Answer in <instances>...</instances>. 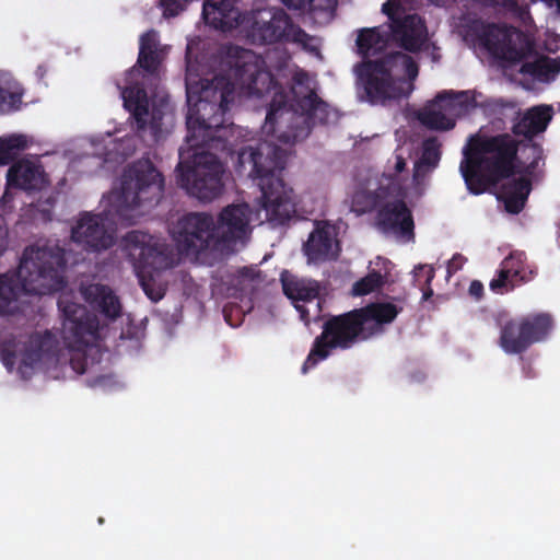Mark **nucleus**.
Segmentation results:
<instances>
[{
	"label": "nucleus",
	"instance_id": "1",
	"mask_svg": "<svg viewBox=\"0 0 560 560\" xmlns=\"http://www.w3.org/2000/svg\"><path fill=\"white\" fill-rule=\"evenodd\" d=\"M234 93V83L226 75L211 80L186 78L188 150H180L175 172L177 184L200 201H212L223 191L224 164L207 149L219 148L223 142L224 115Z\"/></svg>",
	"mask_w": 560,
	"mask_h": 560
},
{
	"label": "nucleus",
	"instance_id": "2",
	"mask_svg": "<svg viewBox=\"0 0 560 560\" xmlns=\"http://www.w3.org/2000/svg\"><path fill=\"white\" fill-rule=\"evenodd\" d=\"M246 89L250 97L271 96L261 130L272 141L294 143L308 133L306 124H326L329 119V105L308 88L305 93L293 90L296 109L288 107L287 93L270 71L256 70Z\"/></svg>",
	"mask_w": 560,
	"mask_h": 560
},
{
	"label": "nucleus",
	"instance_id": "3",
	"mask_svg": "<svg viewBox=\"0 0 560 560\" xmlns=\"http://www.w3.org/2000/svg\"><path fill=\"white\" fill-rule=\"evenodd\" d=\"M66 252L58 244L27 246L18 269L0 273V316L19 311L22 294L46 295L61 291L66 284Z\"/></svg>",
	"mask_w": 560,
	"mask_h": 560
},
{
	"label": "nucleus",
	"instance_id": "4",
	"mask_svg": "<svg viewBox=\"0 0 560 560\" xmlns=\"http://www.w3.org/2000/svg\"><path fill=\"white\" fill-rule=\"evenodd\" d=\"M238 0H205L202 18L212 27L226 32L241 28L253 45L295 43L306 47L312 37L294 24L282 8L268 7L242 14Z\"/></svg>",
	"mask_w": 560,
	"mask_h": 560
},
{
	"label": "nucleus",
	"instance_id": "5",
	"mask_svg": "<svg viewBox=\"0 0 560 560\" xmlns=\"http://www.w3.org/2000/svg\"><path fill=\"white\" fill-rule=\"evenodd\" d=\"M285 161V151L268 140L245 147L237 155L236 171L257 182L266 220L273 226L285 224L296 213L293 190L281 177Z\"/></svg>",
	"mask_w": 560,
	"mask_h": 560
},
{
	"label": "nucleus",
	"instance_id": "6",
	"mask_svg": "<svg viewBox=\"0 0 560 560\" xmlns=\"http://www.w3.org/2000/svg\"><path fill=\"white\" fill-rule=\"evenodd\" d=\"M399 310L393 303H370L363 307L329 315L325 319L322 332L314 339L311 351L303 363L302 373H306L318 362L326 360L332 350H348L383 332V326L394 322Z\"/></svg>",
	"mask_w": 560,
	"mask_h": 560
},
{
	"label": "nucleus",
	"instance_id": "7",
	"mask_svg": "<svg viewBox=\"0 0 560 560\" xmlns=\"http://www.w3.org/2000/svg\"><path fill=\"white\" fill-rule=\"evenodd\" d=\"M354 73L360 100L371 105L385 106L411 95L419 66L411 56L393 51L358 62Z\"/></svg>",
	"mask_w": 560,
	"mask_h": 560
},
{
	"label": "nucleus",
	"instance_id": "8",
	"mask_svg": "<svg viewBox=\"0 0 560 560\" xmlns=\"http://www.w3.org/2000/svg\"><path fill=\"white\" fill-rule=\"evenodd\" d=\"M523 144L510 133L476 135L464 151L460 172L470 192L482 194L491 185L517 172L518 150Z\"/></svg>",
	"mask_w": 560,
	"mask_h": 560
},
{
	"label": "nucleus",
	"instance_id": "9",
	"mask_svg": "<svg viewBox=\"0 0 560 560\" xmlns=\"http://www.w3.org/2000/svg\"><path fill=\"white\" fill-rule=\"evenodd\" d=\"M382 12L390 21V33L382 31L381 26L360 30L357 47L363 60L383 51L389 37L406 51L418 52L422 49L427 42V26L418 14H405L399 0H387L382 5Z\"/></svg>",
	"mask_w": 560,
	"mask_h": 560
},
{
	"label": "nucleus",
	"instance_id": "10",
	"mask_svg": "<svg viewBox=\"0 0 560 560\" xmlns=\"http://www.w3.org/2000/svg\"><path fill=\"white\" fill-rule=\"evenodd\" d=\"M164 192V176L148 158L128 165L122 174L120 207L136 209L158 205Z\"/></svg>",
	"mask_w": 560,
	"mask_h": 560
},
{
	"label": "nucleus",
	"instance_id": "11",
	"mask_svg": "<svg viewBox=\"0 0 560 560\" xmlns=\"http://www.w3.org/2000/svg\"><path fill=\"white\" fill-rule=\"evenodd\" d=\"M58 307L63 317L62 339L66 347L72 351L70 366L75 373L83 374L88 366L84 350L97 334L98 323L83 305L70 302L66 298L59 299Z\"/></svg>",
	"mask_w": 560,
	"mask_h": 560
},
{
	"label": "nucleus",
	"instance_id": "12",
	"mask_svg": "<svg viewBox=\"0 0 560 560\" xmlns=\"http://www.w3.org/2000/svg\"><path fill=\"white\" fill-rule=\"evenodd\" d=\"M477 36L489 54L510 65L525 63L530 57H539L535 39L515 26L481 24Z\"/></svg>",
	"mask_w": 560,
	"mask_h": 560
},
{
	"label": "nucleus",
	"instance_id": "13",
	"mask_svg": "<svg viewBox=\"0 0 560 560\" xmlns=\"http://www.w3.org/2000/svg\"><path fill=\"white\" fill-rule=\"evenodd\" d=\"M494 109L500 114L511 112L513 125L511 131L515 137H523L527 142L523 144L532 153V161L526 165V172L533 174L539 163L544 161L542 147L533 139L545 132L552 119V107L549 105H537L526 109L524 113L513 102L498 101Z\"/></svg>",
	"mask_w": 560,
	"mask_h": 560
},
{
	"label": "nucleus",
	"instance_id": "14",
	"mask_svg": "<svg viewBox=\"0 0 560 560\" xmlns=\"http://www.w3.org/2000/svg\"><path fill=\"white\" fill-rule=\"evenodd\" d=\"M179 253L198 255L207 250H219L215 238V221L207 212H188L180 217L171 230Z\"/></svg>",
	"mask_w": 560,
	"mask_h": 560
},
{
	"label": "nucleus",
	"instance_id": "15",
	"mask_svg": "<svg viewBox=\"0 0 560 560\" xmlns=\"http://www.w3.org/2000/svg\"><path fill=\"white\" fill-rule=\"evenodd\" d=\"M124 242L137 272H160L173 267L172 253L160 238L132 230L125 235Z\"/></svg>",
	"mask_w": 560,
	"mask_h": 560
},
{
	"label": "nucleus",
	"instance_id": "16",
	"mask_svg": "<svg viewBox=\"0 0 560 560\" xmlns=\"http://www.w3.org/2000/svg\"><path fill=\"white\" fill-rule=\"evenodd\" d=\"M250 219L252 209L247 203L224 207L215 222L219 250L232 249L238 242H244L252 232Z\"/></svg>",
	"mask_w": 560,
	"mask_h": 560
},
{
	"label": "nucleus",
	"instance_id": "17",
	"mask_svg": "<svg viewBox=\"0 0 560 560\" xmlns=\"http://www.w3.org/2000/svg\"><path fill=\"white\" fill-rule=\"evenodd\" d=\"M58 347L56 336L49 330L30 335L21 352L19 372L26 378L35 369L57 361Z\"/></svg>",
	"mask_w": 560,
	"mask_h": 560
},
{
	"label": "nucleus",
	"instance_id": "18",
	"mask_svg": "<svg viewBox=\"0 0 560 560\" xmlns=\"http://www.w3.org/2000/svg\"><path fill=\"white\" fill-rule=\"evenodd\" d=\"M71 238L86 252H101L114 244V237L105 226V218L91 212L80 214L71 229Z\"/></svg>",
	"mask_w": 560,
	"mask_h": 560
},
{
	"label": "nucleus",
	"instance_id": "19",
	"mask_svg": "<svg viewBox=\"0 0 560 560\" xmlns=\"http://www.w3.org/2000/svg\"><path fill=\"white\" fill-rule=\"evenodd\" d=\"M7 185L27 192L40 191L49 185V178L39 163L20 160L8 170Z\"/></svg>",
	"mask_w": 560,
	"mask_h": 560
},
{
	"label": "nucleus",
	"instance_id": "20",
	"mask_svg": "<svg viewBox=\"0 0 560 560\" xmlns=\"http://www.w3.org/2000/svg\"><path fill=\"white\" fill-rule=\"evenodd\" d=\"M376 222L383 232L413 236V218L404 200H395L380 207Z\"/></svg>",
	"mask_w": 560,
	"mask_h": 560
},
{
	"label": "nucleus",
	"instance_id": "21",
	"mask_svg": "<svg viewBox=\"0 0 560 560\" xmlns=\"http://www.w3.org/2000/svg\"><path fill=\"white\" fill-rule=\"evenodd\" d=\"M138 72L135 67L128 72L127 81L130 83L121 91L125 108L130 112L136 120L137 129L144 130L149 117V100L145 89L138 82L132 83Z\"/></svg>",
	"mask_w": 560,
	"mask_h": 560
},
{
	"label": "nucleus",
	"instance_id": "22",
	"mask_svg": "<svg viewBox=\"0 0 560 560\" xmlns=\"http://www.w3.org/2000/svg\"><path fill=\"white\" fill-rule=\"evenodd\" d=\"M163 59L158 32L154 30L147 31L140 36L137 66L144 72V77L156 78Z\"/></svg>",
	"mask_w": 560,
	"mask_h": 560
},
{
	"label": "nucleus",
	"instance_id": "23",
	"mask_svg": "<svg viewBox=\"0 0 560 560\" xmlns=\"http://www.w3.org/2000/svg\"><path fill=\"white\" fill-rule=\"evenodd\" d=\"M81 293L85 302L106 317L115 319L120 315V302L107 285L100 283L89 284L82 287Z\"/></svg>",
	"mask_w": 560,
	"mask_h": 560
},
{
	"label": "nucleus",
	"instance_id": "24",
	"mask_svg": "<svg viewBox=\"0 0 560 560\" xmlns=\"http://www.w3.org/2000/svg\"><path fill=\"white\" fill-rule=\"evenodd\" d=\"M499 326V346L506 354H522L530 348L518 316L500 320Z\"/></svg>",
	"mask_w": 560,
	"mask_h": 560
},
{
	"label": "nucleus",
	"instance_id": "25",
	"mask_svg": "<svg viewBox=\"0 0 560 560\" xmlns=\"http://www.w3.org/2000/svg\"><path fill=\"white\" fill-rule=\"evenodd\" d=\"M434 105H439L450 117L456 119L477 107L476 93L472 91H443L434 97Z\"/></svg>",
	"mask_w": 560,
	"mask_h": 560
},
{
	"label": "nucleus",
	"instance_id": "26",
	"mask_svg": "<svg viewBox=\"0 0 560 560\" xmlns=\"http://www.w3.org/2000/svg\"><path fill=\"white\" fill-rule=\"evenodd\" d=\"M518 317L529 347L546 341L555 327L553 317L547 312L529 313Z\"/></svg>",
	"mask_w": 560,
	"mask_h": 560
},
{
	"label": "nucleus",
	"instance_id": "27",
	"mask_svg": "<svg viewBox=\"0 0 560 560\" xmlns=\"http://www.w3.org/2000/svg\"><path fill=\"white\" fill-rule=\"evenodd\" d=\"M334 236L328 224H317L304 244V252L312 261H324L332 255Z\"/></svg>",
	"mask_w": 560,
	"mask_h": 560
},
{
	"label": "nucleus",
	"instance_id": "28",
	"mask_svg": "<svg viewBox=\"0 0 560 560\" xmlns=\"http://www.w3.org/2000/svg\"><path fill=\"white\" fill-rule=\"evenodd\" d=\"M532 183L525 177L514 178L502 186L501 198L509 213L518 214L525 207Z\"/></svg>",
	"mask_w": 560,
	"mask_h": 560
},
{
	"label": "nucleus",
	"instance_id": "29",
	"mask_svg": "<svg viewBox=\"0 0 560 560\" xmlns=\"http://www.w3.org/2000/svg\"><path fill=\"white\" fill-rule=\"evenodd\" d=\"M281 283L283 293L295 303L312 302L319 295V284L315 280L299 279L285 271L281 275Z\"/></svg>",
	"mask_w": 560,
	"mask_h": 560
},
{
	"label": "nucleus",
	"instance_id": "30",
	"mask_svg": "<svg viewBox=\"0 0 560 560\" xmlns=\"http://www.w3.org/2000/svg\"><path fill=\"white\" fill-rule=\"evenodd\" d=\"M262 282V273L256 266H245L229 276V285L240 296L252 295Z\"/></svg>",
	"mask_w": 560,
	"mask_h": 560
},
{
	"label": "nucleus",
	"instance_id": "31",
	"mask_svg": "<svg viewBox=\"0 0 560 560\" xmlns=\"http://www.w3.org/2000/svg\"><path fill=\"white\" fill-rule=\"evenodd\" d=\"M23 89L8 73L0 72V114H11L22 105Z\"/></svg>",
	"mask_w": 560,
	"mask_h": 560
},
{
	"label": "nucleus",
	"instance_id": "32",
	"mask_svg": "<svg viewBox=\"0 0 560 560\" xmlns=\"http://www.w3.org/2000/svg\"><path fill=\"white\" fill-rule=\"evenodd\" d=\"M419 121L431 130L447 131L455 127V119L450 117L444 109L434 105V100L430 102L419 114Z\"/></svg>",
	"mask_w": 560,
	"mask_h": 560
},
{
	"label": "nucleus",
	"instance_id": "33",
	"mask_svg": "<svg viewBox=\"0 0 560 560\" xmlns=\"http://www.w3.org/2000/svg\"><path fill=\"white\" fill-rule=\"evenodd\" d=\"M560 71V57L550 59L546 56H539L532 62L522 63L520 72L522 74L532 75L534 78L548 77L550 73Z\"/></svg>",
	"mask_w": 560,
	"mask_h": 560
},
{
	"label": "nucleus",
	"instance_id": "34",
	"mask_svg": "<svg viewBox=\"0 0 560 560\" xmlns=\"http://www.w3.org/2000/svg\"><path fill=\"white\" fill-rule=\"evenodd\" d=\"M26 147L27 140L23 135L0 137V165L10 164Z\"/></svg>",
	"mask_w": 560,
	"mask_h": 560
},
{
	"label": "nucleus",
	"instance_id": "35",
	"mask_svg": "<svg viewBox=\"0 0 560 560\" xmlns=\"http://www.w3.org/2000/svg\"><path fill=\"white\" fill-rule=\"evenodd\" d=\"M382 197L377 191L357 190L351 200V211L357 215L372 212L381 207Z\"/></svg>",
	"mask_w": 560,
	"mask_h": 560
},
{
	"label": "nucleus",
	"instance_id": "36",
	"mask_svg": "<svg viewBox=\"0 0 560 560\" xmlns=\"http://www.w3.org/2000/svg\"><path fill=\"white\" fill-rule=\"evenodd\" d=\"M520 284L517 279L501 262L495 277L489 283V288L497 294H504L514 290Z\"/></svg>",
	"mask_w": 560,
	"mask_h": 560
},
{
	"label": "nucleus",
	"instance_id": "37",
	"mask_svg": "<svg viewBox=\"0 0 560 560\" xmlns=\"http://www.w3.org/2000/svg\"><path fill=\"white\" fill-rule=\"evenodd\" d=\"M526 254L522 250H513L506 256L501 262L504 268H508L511 275H513L520 283L527 281L525 276L526 270Z\"/></svg>",
	"mask_w": 560,
	"mask_h": 560
},
{
	"label": "nucleus",
	"instance_id": "38",
	"mask_svg": "<svg viewBox=\"0 0 560 560\" xmlns=\"http://www.w3.org/2000/svg\"><path fill=\"white\" fill-rule=\"evenodd\" d=\"M154 273L152 271L147 272H137V276L139 278V283L145 293V295L152 301V302H159L162 300L165 295V289L162 287L161 283H158L154 279Z\"/></svg>",
	"mask_w": 560,
	"mask_h": 560
},
{
	"label": "nucleus",
	"instance_id": "39",
	"mask_svg": "<svg viewBox=\"0 0 560 560\" xmlns=\"http://www.w3.org/2000/svg\"><path fill=\"white\" fill-rule=\"evenodd\" d=\"M383 284V277L378 271L369 272L365 277L355 281L352 287V293L357 296L370 294L381 288Z\"/></svg>",
	"mask_w": 560,
	"mask_h": 560
},
{
	"label": "nucleus",
	"instance_id": "40",
	"mask_svg": "<svg viewBox=\"0 0 560 560\" xmlns=\"http://www.w3.org/2000/svg\"><path fill=\"white\" fill-rule=\"evenodd\" d=\"M18 350L19 342L14 337L5 339L0 346L1 362L9 372H12L15 366Z\"/></svg>",
	"mask_w": 560,
	"mask_h": 560
},
{
	"label": "nucleus",
	"instance_id": "41",
	"mask_svg": "<svg viewBox=\"0 0 560 560\" xmlns=\"http://www.w3.org/2000/svg\"><path fill=\"white\" fill-rule=\"evenodd\" d=\"M491 5H500L504 10L511 12L522 22L526 23L530 20V13L527 5L520 4L516 0H483Z\"/></svg>",
	"mask_w": 560,
	"mask_h": 560
},
{
	"label": "nucleus",
	"instance_id": "42",
	"mask_svg": "<svg viewBox=\"0 0 560 560\" xmlns=\"http://www.w3.org/2000/svg\"><path fill=\"white\" fill-rule=\"evenodd\" d=\"M440 142L436 138H428L423 142L422 162L435 166L440 160Z\"/></svg>",
	"mask_w": 560,
	"mask_h": 560
},
{
	"label": "nucleus",
	"instance_id": "43",
	"mask_svg": "<svg viewBox=\"0 0 560 560\" xmlns=\"http://www.w3.org/2000/svg\"><path fill=\"white\" fill-rule=\"evenodd\" d=\"M192 0H159V5L163 9L164 18H174L186 10Z\"/></svg>",
	"mask_w": 560,
	"mask_h": 560
},
{
	"label": "nucleus",
	"instance_id": "44",
	"mask_svg": "<svg viewBox=\"0 0 560 560\" xmlns=\"http://www.w3.org/2000/svg\"><path fill=\"white\" fill-rule=\"evenodd\" d=\"M337 0H295L294 7L308 11H327L335 8Z\"/></svg>",
	"mask_w": 560,
	"mask_h": 560
},
{
	"label": "nucleus",
	"instance_id": "45",
	"mask_svg": "<svg viewBox=\"0 0 560 560\" xmlns=\"http://www.w3.org/2000/svg\"><path fill=\"white\" fill-rule=\"evenodd\" d=\"M413 272L417 281H419L421 277L424 278L425 285H431V282L435 276L433 267L429 265H419L415 268Z\"/></svg>",
	"mask_w": 560,
	"mask_h": 560
},
{
	"label": "nucleus",
	"instance_id": "46",
	"mask_svg": "<svg viewBox=\"0 0 560 560\" xmlns=\"http://www.w3.org/2000/svg\"><path fill=\"white\" fill-rule=\"evenodd\" d=\"M466 261V257H464L462 254H454L453 257L447 262V273L454 275L455 272L463 268Z\"/></svg>",
	"mask_w": 560,
	"mask_h": 560
},
{
	"label": "nucleus",
	"instance_id": "47",
	"mask_svg": "<svg viewBox=\"0 0 560 560\" xmlns=\"http://www.w3.org/2000/svg\"><path fill=\"white\" fill-rule=\"evenodd\" d=\"M469 294L475 300L479 301L483 296V284L479 280H472L469 285Z\"/></svg>",
	"mask_w": 560,
	"mask_h": 560
},
{
	"label": "nucleus",
	"instance_id": "48",
	"mask_svg": "<svg viewBox=\"0 0 560 560\" xmlns=\"http://www.w3.org/2000/svg\"><path fill=\"white\" fill-rule=\"evenodd\" d=\"M294 306H295L296 311L300 313L301 319L303 322H305L306 324L310 323L308 310L303 304H300V303H295Z\"/></svg>",
	"mask_w": 560,
	"mask_h": 560
},
{
	"label": "nucleus",
	"instance_id": "49",
	"mask_svg": "<svg viewBox=\"0 0 560 560\" xmlns=\"http://www.w3.org/2000/svg\"><path fill=\"white\" fill-rule=\"evenodd\" d=\"M307 80H308L307 73L304 71L298 72L293 78L294 83L300 86H303L305 84V82H307Z\"/></svg>",
	"mask_w": 560,
	"mask_h": 560
},
{
	"label": "nucleus",
	"instance_id": "50",
	"mask_svg": "<svg viewBox=\"0 0 560 560\" xmlns=\"http://www.w3.org/2000/svg\"><path fill=\"white\" fill-rule=\"evenodd\" d=\"M395 172L396 174L401 173L406 168V161L402 156L397 155L396 156V163H395Z\"/></svg>",
	"mask_w": 560,
	"mask_h": 560
},
{
	"label": "nucleus",
	"instance_id": "51",
	"mask_svg": "<svg viewBox=\"0 0 560 560\" xmlns=\"http://www.w3.org/2000/svg\"><path fill=\"white\" fill-rule=\"evenodd\" d=\"M36 73V77L39 79V80H43L47 73V69L45 66L43 65H39L35 71Z\"/></svg>",
	"mask_w": 560,
	"mask_h": 560
},
{
	"label": "nucleus",
	"instance_id": "52",
	"mask_svg": "<svg viewBox=\"0 0 560 560\" xmlns=\"http://www.w3.org/2000/svg\"><path fill=\"white\" fill-rule=\"evenodd\" d=\"M150 125L154 133H156L160 130V124L158 122L155 115L152 116Z\"/></svg>",
	"mask_w": 560,
	"mask_h": 560
},
{
	"label": "nucleus",
	"instance_id": "53",
	"mask_svg": "<svg viewBox=\"0 0 560 560\" xmlns=\"http://www.w3.org/2000/svg\"><path fill=\"white\" fill-rule=\"evenodd\" d=\"M545 48H546V50H548L549 52L555 54V52L559 49L558 40H555V47H551V45H549L548 43H546V44H545Z\"/></svg>",
	"mask_w": 560,
	"mask_h": 560
},
{
	"label": "nucleus",
	"instance_id": "54",
	"mask_svg": "<svg viewBox=\"0 0 560 560\" xmlns=\"http://www.w3.org/2000/svg\"><path fill=\"white\" fill-rule=\"evenodd\" d=\"M422 291H423V299L424 300H428L433 294V291H432L430 285H427L425 290L422 288Z\"/></svg>",
	"mask_w": 560,
	"mask_h": 560
},
{
	"label": "nucleus",
	"instance_id": "55",
	"mask_svg": "<svg viewBox=\"0 0 560 560\" xmlns=\"http://www.w3.org/2000/svg\"><path fill=\"white\" fill-rule=\"evenodd\" d=\"M545 2L549 3L550 5L552 3H556L558 11L560 12V0H544Z\"/></svg>",
	"mask_w": 560,
	"mask_h": 560
},
{
	"label": "nucleus",
	"instance_id": "56",
	"mask_svg": "<svg viewBox=\"0 0 560 560\" xmlns=\"http://www.w3.org/2000/svg\"><path fill=\"white\" fill-rule=\"evenodd\" d=\"M223 312H224L225 320H226L231 326H234V325L230 322V319H229V315H228V312H226V307L223 310Z\"/></svg>",
	"mask_w": 560,
	"mask_h": 560
},
{
	"label": "nucleus",
	"instance_id": "57",
	"mask_svg": "<svg viewBox=\"0 0 560 560\" xmlns=\"http://www.w3.org/2000/svg\"><path fill=\"white\" fill-rule=\"evenodd\" d=\"M431 2H434V3H440L442 2L443 0H430Z\"/></svg>",
	"mask_w": 560,
	"mask_h": 560
},
{
	"label": "nucleus",
	"instance_id": "58",
	"mask_svg": "<svg viewBox=\"0 0 560 560\" xmlns=\"http://www.w3.org/2000/svg\"><path fill=\"white\" fill-rule=\"evenodd\" d=\"M0 238L2 240L3 238V232H2V229L0 228Z\"/></svg>",
	"mask_w": 560,
	"mask_h": 560
},
{
	"label": "nucleus",
	"instance_id": "59",
	"mask_svg": "<svg viewBox=\"0 0 560 560\" xmlns=\"http://www.w3.org/2000/svg\"><path fill=\"white\" fill-rule=\"evenodd\" d=\"M103 522H104L103 517H100V518H98V523H100V524H103Z\"/></svg>",
	"mask_w": 560,
	"mask_h": 560
}]
</instances>
